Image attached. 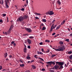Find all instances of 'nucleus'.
<instances>
[{
	"label": "nucleus",
	"instance_id": "1",
	"mask_svg": "<svg viewBox=\"0 0 72 72\" xmlns=\"http://www.w3.org/2000/svg\"><path fill=\"white\" fill-rule=\"evenodd\" d=\"M55 62L56 63V65L54 66L55 69H57L58 68L59 69V62H58V61L56 62V61H49V62H47V65L46 66L49 67L50 65H51L52 64H53V65H55Z\"/></svg>",
	"mask_w": 72,
	"mask_h": 72
},
{
	"label": "nucleus",
	"instance_id": "2",
	"mask_svg": "<svg viewBox=\"0 0 72 72\" xmlns=\"http://www.w3.org/2000/svg\"><path fill=\"white\" fill-rule=\"evenodd\" d=\"M28 18V16L27 15H24L23 16H20L17 20V21L19 22H21L22 24H24L25 23L24 21V19H26Z\"/></svg>",
	"mask_w": 72,
	"mask_h": 72
},
{
	"label": "nucleus",
	"instance_id": "3",
	"mask_svg": "<svg viewBox=\"0 0 72 72\" xmlns=\"http://www.w3.org/2000/svg\"><path fill=\"white\" fill-rule=\"evenodd\" d=\"M59 43L60 44H61L62 45L61 46H58V51H64V50H65V48L64 45L63 46V44H64V42L62 41H59Z\"/></svg>",
	"mask_w": 72,
	"mask_h": 72
},
{
	"label": "nucleus",
	"instance_id": "4",
	"mask_svg": "<svg viewBox=\"0 0 72 72\" xmlns=\"http://www.w3.org/2000/svg\"><path fill=\"white\" fill-rule=\"evenodd\" d=\"M65 63V62H59V65H60V68H58L59 69H61L64 68L63 65H64Z\"/></svg>",
	"mask_w": 72,
	"mask_h": 72
},
{
	"label": "nucleus",
	"instance_id": "5",
	"mask_svg": "<svg viewBox=\"0 0 72 72\" xmlns=\"http://www.w3.org/2000/svg\"><path fill=\"white\" fill-rule=\"evenodd\" d=\"M9 1H11V0H4L5 3H6V8H9V6L8 5V3H10Z\"/></svg>",
	"mask_w": 72,
	"mask_h": 72
},
{
	"label": "nucleus",
	"instance_id": "6",
	"mask_svg": "<svg viewBox=\"0 0 72 72\" xmlns=\"http://www.w3.org/2000/svg\"><path fill=\"white\" fill-rule=\"evenodd\" d=\"M46 14L47 15L48 14H49V15H53L54 14V12H53V11H50V12L49 11L48 12H46Z\"/></svg>",
	"mask_w": 72,
	"mask_h": 72
},
{
	"label": "nucleus",
	"instance_id": "7",
	"mask_svg": "<svg viewBox=\"0 0 72 72\" xmlns=\"http://www.w3.org/2000/svg\"><path fill=\"white\" fill-rule=\"evenodd\" d=\"M66 21L65 19H64V20H63V21L61 23V24L60 25H59V28H60V27L61 26V25H63V24H64L65 23Z\"/></svg>",
	"mask_w": 72,
	"mask_h": 72
},
{
	"label": "nucleus",
	"instance_id": "8",
	"mask_svg": "<svg viewBox=\"0 0 72 72\" xmlns=\"http://www.w3.org/2000/svg\"><path fill=\"white\" fill-rule=\"evenodd\" d=\"M25 30L26 31H28V32H32V30L31 28H25Z\"/></svg>",
	"mask_w": 72,
	"mask_h": 72
},
{
	"label": "nucleus",
	"instance_id": "9",
	"mask_svg": "<svg viewBox=\"0 0 72 72\" xmlns=\"http://www.w3.org/2000/svg\"><path fill=\"white\" fill-rule=\"evenodd\" d=\"M54 25V24H52L51 28H50V33H51V32L54 29V28H53V27Z\"/></svg>",
	"mask_w": 72,
	"mask_h": 72
},
{
	"label": "nucleus",
	"instance_id": "10",
	"mask_svg": "<svg viewBox=\"0 0 72 72\" xmlns=\"http://www.w3.org/2000/svg\"><path fill=\"white\" fill-rule=\"evenodd\" d=\"M27 42H28L29 44H31V40H30V39H27Z\"/></svg>",
	"mask_w": 72,
	"mask_h": 72
},
{
	"label": "nucleus",
	"instance_id": "11",
	"mask_svg": "<svg viewBox=\"0 0 72 72\" xmlns=\"http://www.w3.org/2000/svg\"><path fill=\"white\" fill-rule=\"evenodd\" d=\"M57 4H59V5H60V4H61V2H60V0H58V1H57Z\"/></svg>",
	"mask_w": 72,
	"mask_h": 72
},
{
	"label": "nucleus",
	"instance_id": "12",
	"mask_svg": "<svg viewBox=\"0 0 72 72\" xmlns=\"http://www.w3.org/2000/svg\"><path fill=\"white\" fill-rule=\"evenodd\" d=\"M27 50V48H26L24 47V48L23 49V51L24 53H26V51Z\"/></svg>",
	"mask_w": 72,
	"mask_h": 72
},
{
	"label": "nucleus",
	"instance_id": "13",
	"mask_svg": "<svg viewBox=\"0 0 72 72\" xmlns=\"http://www.w3.org/2000/svg\"><path fill=\"white\" fill-rule=\"evenodd\" d=\"M35 14L36 15H38V16H40L41 15V14L37 13L36 12H35Z\"/></svg>",
	"mask_w": 72,
	"mask_h": 72
},
{
	"label": "nucleus",
	"instance_id": "14",
	"mask_svg": "<svg viewBox=\"0 0 72 72\" xmlns=\"http://www.w3.org/2000/svg\"><path fill=\"white\" fill-rule=\"evenodd\" d=\"M4 57H7L8 55V53H5L4 54Z\"/></svg>",
	"mask_w": 72,
	"mask_h": 72
},
{
	"label": "nucleus",
	"instance_id": "15",
	"mask_svg": "<svg viewBox=\"0 0 72 72\" xmlns=\"http://www.w3.org/2000/svg\"><path fill=\"white\" fill-rule=\"evenodd\" d=\"M49 71L50 72H54L55 71L54 70H51V68H50V70Z\"/></svg>",
	"mask_w": 72,
	"mask_h": 72
},
{
	"label": "nucleus",
	"instance_id": "16",
	"mask_svg": "<svg viewBox=\"0 0 72 72\" xmlns=\"http://www.w3.org/2000/svg\"><path fill=\"white\" fill-rule=\"evenodd\" d=\"M14 26L13 25H11L10 26V31H11V30H12V29L13 27Z\"/></svg>",
	"mask_w": 72,
	"mask_h": 72
},
{
	"label": "nucleus",
	"instance_id": "17",
	"mask_svg": "<svg viewBox=\"0 0 72 72\" xmlns=\"http://www.w3.org/2000/svg\"><path fill=\"white\" fill-rule=\"evenodd\" d=\"M32 68H33V69H36V67L34 65H33L32 66Z\"/></svg>",
	"mask_w": 72,
	"mask_h": 72
},
{
	"label": "nucleus",
	"instance_id": "18",
	"mask_svg": "<svg viewBox=\"0 0 72 72\" xmlns=\"http://www.w3.org/2000/svg\"><path fill=\"white\" fill-rule=\"evenodd\" d=\"M10 32H11V28H10V26L9 29L8 30V33H10Z\"/></svg>",
	"mask_w": 72,
	"mask_h": 72
},
{
	"label": "nucleus",
	"instance_id": "19",
	"mask_svg": "<svg viewBox=\"0 0 72 72\" xmlns=\"http://www.w3.org/2000/svg\"><path fill=\"white\" fill-rule=\"evenodd\" d=\"M4 4V1L3 0H2V2H1V1H0V4Z\"/></svg>",
	"mask_w": 72,
	"mask_h": 72
},
{
	"label": "nucleus",
	"instance_id": "20",
	"mask_svg": "<svg viewBox=\"0 0 72 72\" xmlns=\"http://www.w3.org/2000/svg\"><path fill=\"white\" fill-rule=\"evenodd\" d=\"M69 58L71 59V60H72V54L69 57Z\"/></svg>",
	"mask_w": 72,
	"mask_h": 72
},
{
	"label": "nucleus",
	"instance_id": "21",
	"mask_svg": "<svg viewBox=\"0 0 72 72\" xmlns=\"http://www.w3.org/2000/svg\"><path fill=\"white\" fill-rule=\"evenodd\" d=\"M56 55H54V54H52L51 56V57L53 58V57H55V56H56Z\"/></svg>",
	"mask_w": 72,
	"mask_h": 72
},
{
	"label": "nucleus",
	"instance_id": "22",
	"mask_svg": "<svg viewBox=\"0 0 72 72\" xmlns=\"http://www.w3.org/2000/svg\"><path fill=\"white\" fill-rule=\"evenodd\" d=\"M20 67H24V64H22L21 65V64H20Z\"/></svg>",
	"mask_w": 72,
	"mask_h": 72
},
{
	"label": "nucleus",
	"instance_id": "23",
	"mask_svg": "<svg viewBox=\"0 0 72 72\" xmlns=\"http://www.w3.org/2000/svg\"><path fill=\"white\" fill-rule=\"evenodd\" d=\"M38 58L40 59V60H42V61H44V60L43 58H40V57H39Z\"/></svg>",
	"mask_w": 72,
	"mask_h": 72
},
{
	"label": "nucleus",
	"instance_id": "24",
	"mask_svg": "<svg viewBox=\"0 0 72 72\" xmlns=\"http://www.w3.org/2000/svg\"><path fill=\"white\" fill-rule=\"evenodd\" d=\"M72 51H69L68 52V54H72Z\"/></svg>",
	"mask_w": 72,
	"mask_h": 72
},
{
	"label": "nucleus",
	"instance_id": "25",
	"mask_svg": "<svg viewBox=\"0 0 72 72\" xmlns=\"http://www.w3.org/2000/svg\"><path fill=\"white\" fill-rule=\"evenodd\" d=\"M45 42H50V40H45Z\"/></svg>",
	"mask_w": 72,
	"mask_h": 72
},
{
	"label": "nucleus",
	"instance_id": "26",
	"mask_svg": "<svg viewBox=\"0 0 72 72\" xmlns=\"http://www.w3.org/2000/svg\"><path fill=\"white\" fill-rule=\"evenodd\" d=\"M42 21H44V22H46V19H42Z\"/></svg>",
	"mask_w": 72,
	"mask_h": 72
},
{
	"label": "nucleus",
	"instance_id": "27",
	"mask_svg": "<svg viewBox=\"0 0 72 72\" xmlns=\"http://www.w3.org/2000/svg\"><path fill=\"white\" fill-rule=\"evenodd\" d=\"M30 58H31V57L30 56H27L26 57L27 59H30Z\"/></svg>",
	"mask_w": 72,
	"mask_h": 72
},
{
	"label": "nucleus",
	"instance_id": "28",
	"mask_svg": "<svg viewBox=\"0 0 72 72\" xmlns=\"http://www.w3.org/2000/svg\"><path fill=\"white\" fill-rule=\"evenodd\" d=\"M37 55H35L34 57H35V58L37 59Z\"/></svg>",
	"mask_w": 72,
	"mask_h": 72
},
{
	"label": "nucleus",
	"instance_id": "29",
	"mask_svg": "<svg viewBox=\"0 0 72 72\" xmlns=\"http://www.w3.org/2000/svg\"><path fill=\"white\" fill-rule=\"evenodd\" d=\"M53 49H54V50H56L57 51H58V49H56V48H53Z\"/></svg>",
	"mask_w": 72,
	"mask_h": 72
},
{
	"label": "nucleus",
	"instance_id": "30",
	"mask_svg": "<svg viewBox=\"0 0 72 72\" xmlns=\"http://www.w3.org/2000/svg\"><path fill=\"white\" fill-rule=\"evenodd\" d=\"M50 51V49H48L47 51H46V53H49Z\"/></svg>",
	"mask_w": 72,
	"mask_h": 72
},
{
	"label": "nucleus",
	"instance_id": "31",
	"mask_svg": "<svg viewBox=\"0 0 72 72\" xmlns=\"http://www.w3.org/2000/svg\"><path fill=\"white\" fill-rule=\"evenodd\" d=\"M40 63H41V64H42V65H44V63H43L42 62H41V61H40L39 62Z\"/></svg>",
	"mask_w": 72,
	"mask_h": 72
},
{
	"label": "nucleus",
	"instance_id": "32",
	"mask_svg": "<svg viewBox=\"0 0 72 72\" xmlns=\"http://www.w3.org/2000/svg\"><path fill=\"white\" fill-rule=\"evenodd\" d=\"M29 38H34V36H30Z\"/></svg>",
	"mask_w": 72,
	"mask_h": 72
},
{
	"label": "nucleus",
	"instance_id": "33",
	"mask_svg": "<svg viewBox=\"0 0 72 72\" xmlns=\"http://www.w3.org/2000/svg\"><path fill=\"white\" fill-rule=\"evenodd\" d=\"M65 40H66V41H67L68 42H69V39H66Z\"/></svg>",
	"mask_w": 72,
	"mask_h": 72
},
{
	"label": "nucleus",
	"instance_id": "34",
	"mask_svg": "<svg viewBox=\"0 0 72 72\" xmlns=\"http://www.w3.org/2000/svg\"><path fill=\"white\" fill-rule=\"evenodd\" d=\"M20 62H22V63H23V61L22 60H21V59H20L19 60Z\"/></svg>",
	"mask_w": 72,
	"mask_h": 72
},
{
	"label": "nucleus",
	"instance_id": "35",
	"mask_svg": "<svg viewBox=\"0 0 72 72\" xmlns=\"http://www.w3.org/2000/svg\"><path fill=\"white\" fill-rule=\"evenodd\" d=\"M42 71H45V68H42Z\"/></svg>",
	"mask_w": 72,
	"mask_h": 72
},
{
	"label": "nucleus",
	"instance_id": "36",
	"mask_svg": "<svg viewBox=\"0 0 72 72\" xmlns=\"http://www.w3.org/2000/svg\"><path fill=\"white\" fill-rule=\"evenodd\" d=\"M55 21V20H53V21H52V23H53V24H54V22Z\"/></svg>",
	"mask_w": 72,
	"mask_h": 72
},
{
	"label": "nucleus",
	"instance_id": "37",
	"mask_svg": "<svg viewBox=\"0 0 72 72\" xmlns=\"http://www.w3.org/2000/svg\"><path fill=\"white\" fill-rule=\"evenodd\" d=\"M58 28H59V25L58 26H57L56 28V30H58Z\"/></svg>",
	"mask_w": 72,
	"mask_h": 72
},
{
	"label": "nucleus",
	"instance_id": "38",
	"mask_svg": "<svg viewBox=\"0 0 72 72\" xmlns=\"http://www.w3.org/2000/svg\"><path fill=\"white\" fill-rule=\"evenodd\" d=\"M35 19H39V17H38L37 16H36Z\"/></svg>",
	"mask_w": 72,
	"mask_h": 72
},
{
	"label": "nucleus",
	"instance_id": "39",
	"mask_svg": "<svg viewBox=\"0 0 72 72\" xmlns=\"http://www.w3.org/2000/svg\"><path fill=\"white\" fill-rule=\"evenodd\" d=\"M6 14H3V16H6Z\"/></svg>",
	"mask_w": 72,
	"mask_h": 72
},
{
	"label": "nucleus",
	"instance_id": "40",
	"mask_svg": "<svg viewBox=\"0 0 72 72\" xmlns=\"http://www.w3.org/2000/svg\"><path fill=\"white\" fill-rule=\"evenodd\" d=\"M57 26V25H55V26H53V28H55Z\"/></svg>",
	"mask_w": 72,
	"mask_h": 72
},
{
	"label": "nucleus",
	"instance_id": "41",
	"mask_svg": "<svg viewBox=\"0 0 72 72\" xmlns=\"http://www.w3.org/2000/svg\"><path fill=\"white\" fill-rule=\"evenodd\" d=\"M21 11H24V8H22V9H21Z\"/></svg>",
	"mask_w": 72,
	"mask_h": 72
},
{
	"label": "nucleus",
	"instance_id": "42",
	"mask_svg": "<svg viewBox=\"0 0 72 72\" xmlns=\"http://www.w3.org/2000/svg\"><path fill=\"white\" fill-rule=\"evenodd\" d=\"M45 28H46L45 27V26H44L42 28L43 30H44L45 29Z\"/></svg>",
	"mask_w": 72,
	"mask_h": 72
},
{
	"label": "nucleus",
	"instance_id": "43",
	"mask_svg": "<svg viewBox=\"0 0 72 72\" xmlns=\"http://www.w3.org/2000/svg\"><path fill=\"white\" fill-rule=\"evenodd\" d=\"M41 51L42 52H44V50L43 48H41Z\"/></svg>",
	"mask_w": 72,
	"mask_h": 72
},
{
	"label": "nucleus",
	"instance_id": "44",
	"mask_svg": "<svg viewBox=\"0 0 72 72\" xmlns=\"http://www.w3.org/2000/svg\"><path fill=\"white\" fill-rule=\"evenodd\" d=\"M27 48H28L30 49V48L31 47H30V46H28Z\"/></svg>",
	"mask_w": 72,
	"mask_h": 72
},
{
	"label": "nucleus",
	"instance_id": "45",
	"mask_svg": "<svg viewBox=\"0 0 72 72\" xmlns=\"http://www.w3.org/2000/svg\"><path fill=\"white\" fill-rule=\"evenodd\" d=\"M42 44H43V43L42 42H41L39 43L40 45H42Z\"/></svg>",
	"mask_w": 72,
	"mask_h": 72
},
{
	"label": "nucleus",
	"instance_id": "46",
	"mask_svg": "<svg viewBox=\"0 0 72 72\" xmlns=\"http://www.w3.org/2000/svg\"><path fill=\"white\" fill-rule=\"evenodd\" d=\"M13 45L14 46H15V45H16V43H14V42Z\"/></svg>",
	"mask_w": 72,
	"mask_h": 72
},
{
	"label": "nucleus",
	"instance_id": "47",
	"mask_svg": "<svg viewBox=\"0 0 72 72\" xmlns=\"http://www.w3.org/2000/svg\"><path fill=\"white\" fill-rule=\"evenodd\" d=\"M40 54H41V55H43V53H42V52H40Z\"/></svg>",
	"mask_w": 72,
	"mask_h": 72
},
{
	"label": "nucleus",
	"instance_id": "48",
	"mask_svg": "<svg viewBox=\"0 0 72 72\" xmlns=\"http://www.w3.org/2000/svg\"><path fill=\"white\" fill-rule=\"evenodd\" d=\"M30 70H26L25 71V72H30Z\"/></svg>",
	"mask_w": 72,
	"mask_h": 72
},
{
	"label": "nucleus",
	"instance_id": "49",
	"mask_svg": "<svg viewBox=\"0 0 72 72\" xmlns=\"http://www.w3.org/2000/svg\"><path fill=\"white\" fill-rule=\"evenodd\" d=\"M3 21V20H2V19H0V22H2Z\"/></svg>",
	"mask_w": 72,
	"mask_h": 72
},
{
	"label": "nucleus",
	"instance_id": "50",
	"mask_svg": "<svg viewBox=\"0 0 72 72\" xmlns=\"http://www.w3.org/2000/svg\"><path fill=\"white\" fill-rule=\"evenodd\" d=\"M2 66H0V70H1L2 69Z\"/></svg>",
	"mask_w": 72,
	"mask_h": 72
},
{
	"label": "nucleus",
	"instance_id": "51",
	"mask_svg": "<svg viewBox=\"0 0 72 72\" xmlns=\"http://www.w3.org/2000/svg\"><path fill=\"white\" fill-rule=\"evenodd\" d=\"M14 41H12V42H11V43L12 44H14Z\"/></svg>",
	"mask_w": 72,
	"mask_h": 72
},
{
	"label": "nucleus",
	"instance_id": "52",
	"mask_svg": "<svg viewBox=\"0 0 72 72\" xmlns=\"http://www.w3.org/2000/svg\"><path fill=\"white\" fill-rule=\"evenodd\" d=\"M37 54L39 55V54H40V52H39V51H37Z\"/></svg>",
	"mask_w": 72,
	"mask_h": 72
},
{
	"label": "nucleus",
	"instance_id": "53",
	"mask_svg": "<svg viewBox=\"0 0 72 72\" xmlns=\"http://www.w3.org/2000/svg\"><path fill=\"white\" fill-rule=\"evenodd\" d=\"M34 60H32L31 61V62H34Z\"/></svg>",
	"mask_w": 72,
	"mask_h": 72
},
{
	"label": "nucleus",
	"instance_id": "54",
	"mask_svg": "<svg viewBox=\"0 0 72 72\" xmlns=\"http://www.w3.org/2000/svg\"><path fill=\"white\" fill-rule=\"evenodd\" d=\"M55 33H52V35H55Z\"/></svg>",
	"mask_w": 72,
	"mask_h": 72
},
{
	"label": "nucleus",
	"instance_id": "55",
	"mask_svg": "<svg viewBox=\"0 0 72 72\" xmlns=\"http://www.w3.org/2000/svg\"><path fill=\"white\" fill-rule=\"evenodd\" d=\"M41 26H44V24H41Z\"/></svg>",
	"mask_w": 72,
	"mask_h": 72
},
{
	"label": "nucleus",
	"instance_id": "56",
	"mask_svg": "<svg viewBox=\"0 0 72 72\" xmlns=\"http://www.w3.org/2000/svg\"><path fill=\"white\" fill-rule=\"evenodd\" d=\"M7 22H8V17H7Z\"/></svg>",
	"mask_w": 72,
	"mask_h": 72
},
{
	"label": "nucleus",
	"instance_id": "57",
	"mask_svg": "<svg viewBox=\"0 0 72 72\" xmlns=\"http://www.w3.org/2000/svg\"><path fill=\"white\" fill-rule=\"evenodd\" d=\"M69 36H72V33H70V34L69 35Z\"/></svg>",
	"mask_w": 72,
	"mask_h": 72
},
{
	"label": "nucleus",
	"instance_id": "58",
	"mask_svg": "<svg viewBox=\"0 0 72 72\" xmlns=\"http://www.w3.org/2000/svg\"><path fill=\"white\" fill-rule=\"evenodd\" d=\"M4 33V34H5V35H7V34H8V33H7L6 32H5Z\"/></svg>",
	"mask_w": 72,
	"mask_h": 72
},
{
	"label": "nucleus",
	"instance_id": "59",
	"mask_svg": "<svg viewBox=\"0 0 72 72\" xmlns=\"http://www.w3.org/2000/svg\"><path fill=\"white\" fill-rule=\"evenodd\" d=\"M68 31H70V29H69V28H68Z\"/></svg>",
	"mask_w": 72,
	"mask_h": 72
},
{
	"label": "nucleus",
	"instance_id": "60",
	"mask_svg": "<svg viewBox=\"0 0 72 72\" xmlns=\"http://www.w3.org/2000/svg\"><path fill=\"white\" fill-rule=\"evenodd\" d=\"M52 23H50L49 24V25L50 26H51V25Z\"/></svg>",
	"mask_w": 72,
	"mask_h": 72
},
{
	"label": "nucleus",
	"instance_id": "61",
	"mask_svg": "<svg viewBox=\"0 0 72 72\" xmlns=\"http://www.w3.org/2000/svg\"><path fill=\"white\" fill-rule=\"evenodd\" d=\"M24 47L25 48H26V45H25V44H24Z\"/></svg>",
	"mask_w": 72,
	"mask_h": 72
},
{
	"label": "nucleus",
	"instance_id": "62",
	"mask_svg": "<svg viewBox=\"0 0 72 72\" xmlns=\"http://www.w3.org/2000/svg\"><path fill=\"white\" fill-rule=\"evenodd\" d=\"M70 70L71 71V72H72V68H71V69H70Z\"/></svg>",
	"mask_w": 72,
	"mask_h": 72
},
{
	"label": "nucleus",
	"instance_id": "63",
	"mask_svg": "<svg viewBox=\"0 0 72 72\" xmlns=\"http://www.w3.org/2000/svg\"><path fill=\"white\" fill-rule=\"evenodd\" d=\"M26 3H27V4H28V0H26Z\"/></svg>",
	"mask_w": 72,
	"mask_h": 72
},
{
	"label": "nucleus",
	"instance_id": "64",
	"mask_svg": "<svg viewBox=\"0 0 72 72\" xmlns=\"http://www.w3.org/2000/svg\"><path fill=\"white\" fill-rule=\"evenodd\" d=\"M9 57H12V55H10Z\"/></svg>",
	"mask_w": 72,
	"mask_h": 72
}]
</instances>
